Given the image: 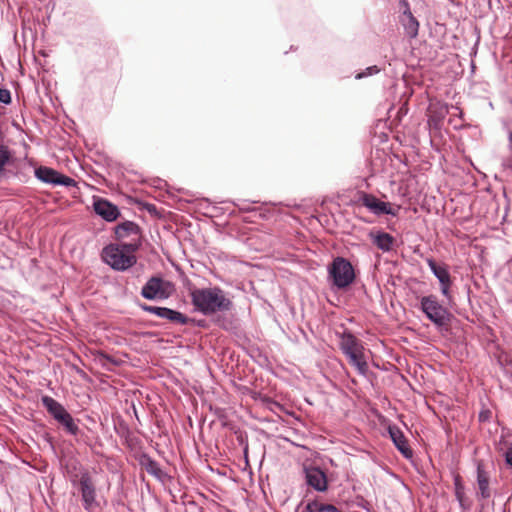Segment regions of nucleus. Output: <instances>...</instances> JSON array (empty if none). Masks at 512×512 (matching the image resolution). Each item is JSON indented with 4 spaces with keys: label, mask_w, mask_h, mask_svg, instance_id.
<instances>
[{
    "label": "nucleus",
    "mask_w": 512,
    "mask_h": 512,
    "mask_svg": "<svg viewBox=\"0 0 512 512\" xmlns=\"http://www.w3.org/2000/svg\"><path fill=\"white\" fill-rule=\"evenodd\" d=\"M191 302L195 309L204 315L225 312L232 309V301L219 287L195 288L190 291Z\"/></svg>",
    "instance_id": "f257e3e1"
},
{
    "label": "nucleus",
    "mask_w": 512,
    "mask_h": 512,
    "mask_svg": "<svg viewBox=\"0 0 512 512\" xmlns=\"http://www.w3.org/2000/svg\"><path fill=\"white\" fill-rule=\"evenodd\" d=\"M137 251H130L121 244L110 243L101 251L102 261L115 271L124 272L137 263Z\"/></svg>",
    "instance_id": "f03ea898"
},
{
    "label": "nucleus",
    "mask_w": 512,
    "mask_h": 512,
    "mask_svg": "<svg viewBox=\"0 0 512 512\" xmlns=\"http://www.w3.org/2000/svg\"><path fill=\"white\" fill-rule=\"evenodd\" d=\"M420 309L436 327L442 328L450 324L452 314L440 304L437 296H423L420 300Z\"/></svg>",
    "instance_id": "7ed1b4c3"
},
{
    "label": "nucleus",
    "mask_w": 512,
    "mask_h": 512,
    "mask_svg": "<svg viewBox=\"0 0 512 512\" xmlns=\"http://www.w3.org/2000/svg\"><path fill=\"white\" fill-rule=\"evenodd\" d=\"M117 244L123 245L130 251H138L142 246V230L133 221H123L114 227Z\"/></svg>",
    "instance_id": "20e7f679"
},
{
    "label": "nucleus",
    "mask_w": 512,
    "mask_h": 512,
    "mask_svg": "<svg viewBox=\"0 0 512 512\" xmlns=\"http://www.w3.org/2000/svg\"><path fill=\"white\" fill-rule=\"evenodd\" d=\"M329 277L333 285L338 289H345L355 280V272L352 264L343 257H336L328 269Z\"/></svg>",
    "instance_id": "39448f33"
},
{
    "label": "nucleus",
    "mask_w": 512,
    "mask_h": 512,
    "mask_svg": "<svg viewBox=\"0 0 512 512\" xmlns=\"http://www.w3.org/2000/svg\"><path fill=\"white\" fill-rule=\"evenodd\" d=\"M173 285L161 277H151L141 289V295L147 300L167 299L171 295Z\"/></svg>",
    "instance_id": "423d86ee"
},
{
    "label": "nucleus",
    "mask_w": 512,
    "mask_h": 512,
    "mask_svg": "<svg viewBox=\"0 0 512 512\" xmlns=\"http://www.w3.org/2000/svg\"><path fill=\"white\" fill-rule=\"evenodd\" d=\"M79 490L86 511H91L98 506L96 502V488L91 475L87 470L81 472Z\"/></svg>",
    "instance_id": "0eeeda50"
},
{
    "label": "nucleus",
    "mask_w": 512,
    "mask_h": 512,
    "mask_svg": "<svg viewBox=\"0 0 512 512\" xmlns=\"http://www.w3.org/2000/svg\"><path fill=\"white\" fill-rule=\"evenodd\" d=\"M359 201L375 215L396 216L398 213V209H393L389 202L381 201L373 194L361 192L359 195Z\"/></svg>",
    "instance_id": "6e6552de"
},
{
    "label": "nucleus",
    "mask_w": 512,
    "mask_h": 512,
    "mask_svg": "<svg viewBox=\"0 0 512 512\" xmlns=\"http://www.w3.org/2000/svg\"><path fill=\"white\" fill-rule=\"evenodd\" d=\"M35 176L42 182L53 184V185H63V186H74L76 184L75 180L65 176L55 169L40 166L35 170Z\"/></svg>",
    "instance_id": "1a4fd4ad"
},
{
    "label": "nucleus",
    "mask_w": 512,
    "mask_h": 512,
    "mask_svg": "<svg viewBox=\"0 0 512 512\" xmlns=\"http://www.w3.org/2000/svg\"><path fill=\"white\" fill-rule=\"evenodd\" d=\"M426 262L440 283L441 293L447 299H451L450 288L452 280L446 265H438L433 258H427Z\"/></svg>",
    "instance_id": "9d476101"
},
{
    "label": "nucleus",
    "mask_w": 512,
    "mask_h": 512,
    "mask_svg": "<svg viewBox=\"0 0 512 512\" xmlns=\"http://www.w3.org/2000/svg\"><path fill=\"white\" fill-rule=\"evenodd\" d=\"M306 483L318 492H325L328 489L327 476L323 470L315 466L304 467Z\"/></svg>",
    "instance_id": "9b49d317"
},
{
    "label": "nucleus",
    "mask_w": 512,
    "mask_h": 512,
    "mask_svg": "<svg viewBox=\"0 0 512 512\" xmlns=\"http://www.w3.org/2000/svg\"><path fill=\"white\" fill-rule=\"evenodd\" d=\"M93 207L95 213L107 222H113L120 216L118 207L106 199H96Z\"/></svg>",
    "instance_id": "f8f14e48"
},
{
    "label": "nucleus",
    "mask_w": 512,
    "mask_h": 512,
    "mask_svg": "<svg viewBox=\"0 0 512 512\" xmlns=\"http://www.w3.org/2000/svg\"><path fill=\"white\" fill-rule=\"evenodd\" d=\"M390 438L399 452L407 459L413 456V451L410 448L406 437L399 427L392 425L388 427Z\"/></svg>",
    "instance_id": "ddd939ff"
},
{
    "label": "nucleus",
    "mask_w": 512,
    "mask_h": 512,
    "mask_svg": "<svg viewBox=\"0 0 512 512\" xmlns=\"http://www.w3.org/2000/svg\"><path fill=\"white\" fill-rule=\"evenodd\" d=\"M404 7L400 21L405 29L407 36L415 38L418 35L419 23L416 18L412 15L409 4L407 1H401Z\"/></svg>",
    "instance_id": "4468645a"
},
{
    "label": "nucleus",
    "mask_w": 512,
    "mask_h": 512,
    "mask_svg": "<svg viewBox=\"0 0 512 512\" xmlns=\"http://www.w3.org/2000/svg\"><path fill=\"white\" fill-rule=\"evenodd\" d=\"M340 339V348L346 356L364 350L361 342L349 331L343 332Z\"/></svg>",
    "instance_id": "2eb2a0df"
},
{
    "label": "nucleus",
    "mask_w": 512,
    "mask_h": 512,
    "mask_svg": "<svg viewBox=\"0 0 512 512\" xmlns=\"http://www.w3.org/2000/svg\"><path fill=\"white\" fill-rule=\"evenodd\" d=\"M139 464L146 470V472L156 479L163 481L167 474L160 468L158 462L153 460L148 454L143 453L139 458Z\"/></svg>",
    "instance_id": "dca6fc26"
},
{
    "label": "nucleus",
    "mask_w": 512,
    "mask_h": 512,
    "mask_svg": "<svg viewBox=\"0 0 512 512\" xmlns=\"http://www.w3.org/2000/svg\"><path fill=\"white\" fill-rule=\"evenodd\" d=\"M43 406L47 409L49 414L58 422L61 417L67 414L64 406L50 396H43L41 398Z\"/></svg>",
    "instance_id": "f3484780"
},
{
    "label": "nucleus",
    "mask_w": 512,
    "mask_h": 512,
    "mask_svg": "<svg viewBox=\"0 0 512 512\" xmlns=\"http://www.w3.org/2000/svg\"><path fill=\"white\" fill-rule=\"evenodd\" d=\"M370 238L374 245H376L380 250L384 252H388L392 249V245L394 242V237L386 232H377L374 234L370 233Z\"/></svg>",
    "instance_id": "a211bd4d"
},
{
    "label": "nucleus",
    "mask_w": 512,
    "mask_h": 512,
    "mask_svg": "<svg viewBox=\"0 0 512 512\" xmlns=\"http://www.w3.org/2000/svg\"><path fill=\"white\" fill-rule=\"evenodd\" d=\"M477 483L479 488V494L481 498L487 499L490 497L489 490V476L487 472L482 468L481 465L477 467Z\"/></svg>",
    "instance_id": "6ab92c4d"
},
{
    "label": "nucleus",
    "mask_w": 512,
    "mask_h": 512,
    "mask_svg": "<svg viewBox=\"0 0 512 512\" xmlns=\"http://www.w3.org/2000/svg\"><path fill=\"white\" fill-rule=\"evenodd\" d=\"M347 358L349 359V363L357 369L359 374L366 376L368 372V364L364 358L363 350L351 353L347 355Z\"/></svg>",
    "instance_id": "aec40b11"
},
{
    "label": "nucleus",
    "mask_w": 512,
    "mask_h": 512,
    "mask_svg": "<svg viewBox=\"0 0 512 512\" xmlns=\"http://www.w3.org/2000/svg\"><path fill=\"white\" fill-rule=\"evenodd\" d=\"M163 319L169 320L172 323H177L181 325H186L192 321V319L188 318L186 315L178 312L176 310H172L170 308L165 309Z\"/></svg>",
    "instance_id": "412c9836"
},
{
    "label": "nucleus",
    "mask_w": 512,
    "mask_h": 512,
    "mask_svg": "<svg viewBox=\"0 0 512 512\" xmlns=\"http://www.w3.org/2000/svg\"><path fill=\"white\" fill-rule=\"evenodd\" d=\"M58 423L62 425L66 432L71 435L76 436L80 431L77 423L75 422L74 418L71 416L69 412H67V414L61 417Z\"/></svg>",
    "instance_id": "4be33fe9"
},
{
    "label": "nucleus",
    "mask_w": 512,
    "mask_h": 512,
    "mask_svg": "<svg viewBox=\"0 0 512 512\" xmlns=\"http://www.w3.org/2000/svg\"><path fill=\"white\" fill-rule=\"evenodd\" d=\"M306 510L309 512H342L332 504H322L316 500L310 501L306 505Z\"/></svg>",
    "instance_id": "5701e85b"
},
{
    "label": "nucleus",
    "mask_w": 512,
    "mask_h": 512,
    "mask_svg": "<svg viewBox=\"0 0 512 512\" xmlns=\"http://www.w3.org/2000/svg\"><path fill=\"white\" fill-rule=\"evenodd\" d=\"M454 485H455V496H456L457 500L459 501L460 506L463 509H468L470 507V504L466 503L467 499H466L465 492H464V486L462 485L459 476L455 477Z\"/></svg>",
    "instance_id": "b1692460"
},
{
    "label": "nucleus",
    "mask_w": 512,
    "mask_h": 512,
    "mask_svg": "<svg viewBox=\"0 0 512 512\" xmlns=\"http://www.w3.org/2000/svg\"><path fill=\"white\" fill-rule=\"evenodd\" d=\"M11 154L7 146L0 145V178L6 176L5 166L10 162Z\"/></svg>",
    "instance_id": "393cba45"
},
{
    "label": "nucleus",
    "mask_w": 512,
    "mask_h": 512,
    "mask_svg": "<svg viewBox=\"0 0 512 512\" xmlns=\"http://www.w3.org/2000/svg\"><path fill=\"white\" fill-rule=\"evenodd\" d=\"M140 308L148 313L155 314L160 318H163L166 307L151 306L147 304H141Z\"/></svg>",
    "instance_id": "a878e982"
},
{
    "label": "nucleus",
    "mask_w": 512,
    "mask_h": 512,
    "mask_svg": "<svg viewBox=\"0 0 512 512\" xmlns=\"http://www.w3.org/2000/svg\"><path fill=\"white\" fill-rule=\"evenodd\" d=\"M0 102L3 104L11 103V93L8 89L0 88Z\"/></svg>",
    "instance_id": "bb28decb"
},
{
    "label": "nucleus",
    "mask_w": 512,
    "mask_h": 512,
    "mask_svg": "<svg viewBox=\"0 0 512 512\" xmlns=\"http://www.w3.org/2000/svg\"><path fill=\"white\" fill-rule=\"evenodd\" d=\"M366 71H367V72H365V73H359V74H357L356 78H357V79H361V78H363V77H364V76H366V75H372V74L378 73V72H379V69H378V67H377V66H371V67H368V68L366 69Z\"/></svg>",
    "instance_id": "cd10ccee"
}]
</instances>
